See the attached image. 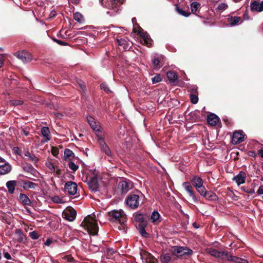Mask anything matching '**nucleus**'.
Here are the masks:
<instances>
[{"instance_id":"1","label":"nucleus","mask_w":263,"mask_h":263,"mask_svg":"<svg viewBox=\"0 0 263 263\" xmlns=\"http://www.w3.org/2000/svg\"><path fill=\"white\" fill-rule=\"evenodd\" d=\"M102 5L108 10L106 13L114 16L120 10L123 0H100Z\"/></svg>"},{"instance_id":"2","label":"nucleus","mask_w":263,"mask_h":263,"mask_svg":"<svg viewBox=\"0 0 263 263\" xmlns=\"http://www.w3.org/2000/svg\"><path fill=\"white\" fill-rule=\"evenodd\" d=\"M81 226L90 235H96L98 233L99 228L97 221L93 217L90 215L86 216L84 219Z\"/></svg>"},{"instance_id":"3","label":"nucleus","mask_w":263,"mask_h":263,"mask_svg":"<svg viewBox=\"0 0 263 263\" xmlns=\"http://www.w3.org/2000/svg\"><path fill=\"white\" fill-rule=\"evenodd\" d=\"M109 220L110 221L120 224L122 229H124L126 222V216L122 210H113L108 213Z\"/></svg>"},{"instance_id":"4","label":"nucleus","mask_w":263,"mask_h":263,"mask_svg":"<svg viewBox=\"0 0 263 263\" xmlns=\"http://www.w3.org/2000/svg\"><path fill=\"white\" fill-rule=\"evenodd\" d=\"M140 195H141L140 193H139V194H129L126 200V204L132 209L138 208L141 201ZM141 197H142V195H141Z\"/></svg>"},{"instance_id":"5","label":"nucleus","mask_w":263,"mask_h":263,"mask_svg":"<svg viewBox=\"0 0 263 263\" xmlns=\"http://www.w3.org/2000/svg\"><path fill=\"white\" fill-rule=\"evenodd\" d=\"M172 252L177 256L191 255L193 254V251L186 247L174 246L172 248Z\"/></svg>"},{"instance_id":"6","label":"nucleus","mask_w":263,"mask_h":263,"mask_svg":"<svg viewBox=\"0 0 263 263\" xmlns=\"http://www.w3.org/2000/svg\"><path fill=\"white\" fill-rule=\"evenodd\" d=\"M65 192L70 195H74L77 193L78 186L76 183L72 181L67 182L64 186Z\"/></svg>"},{"instance_id":"7","label":"nucleus","mask_w":263,"mask_h":263,"mask_svg":"<svg viewBox=\"0 0 263 263\" xmlns=\"http://www.w3.org/2000/svg\"><path fill=\"white\" fill-rule=\"evenodd\" d=\"M77 212L71 207L67 208L63 212V217L66 220L72 221L76 218Z\"/></svg>"},{"instance_id":"8","label":"nucleus","mask_w":263,"mask_h":263,"mask_svg":"<svg viewBox=\"0 0 263 263\" xmlns=\"http://www.w3.org/2000/svg\"><path fill=\"white\" fill-rule=\"evenodd\" d=\"M11 170V165L4 159L0 157V174L6 175Z\"/></svg>"},{"instance_id":"9","label":"nucleus","mask_w":263,"mask_h":263,"mask_svg":"<svg viewBox=\"0 0 263 263\" xmlns=\"http://www.w3.org/2000/svg\"><path fill=\"white\" fill-rule=\"evenodd\" d=\"M138 34L141 37V43L145 45L147 47L152 45V40L147 32H144L143 30H140L138 32Z\"/></svg>"},{"instance_id":"10","label":"nucleus","mask_w":263,"mask_h":263,"mask_svg":"<svg viewBox=\"0 0 263 263\" xmlns=\"http://www.w3.org/2000/svg\"><path fill=\"white\" fill-rule=\"evenodd\" d=\"M15 55L23 62H29L32 59L31 54L27 51H22L18 52Z\"/></svg>"},{"instance_id":"11","label":"nucleus","mask_w":263,"mask_h":263,"mask_svg":"<svg viewBox=\"0 0 263 263\" xmlns=\"http://www.w3.org/2000/svg\"><path fill=\"white\" fill-rule=\"evenodd\" d=\"M182 186L185 189V191L189 194L190 196L192 198L194 202H197L198 199L195 196V193L193 190V187L191 184L188 182H184L182 183Z\"/></svg>"},{"instance_id":"12","label":"nucleus","mask_w":263,"mask_h":263,"mask_svg":"<svg viewBox=\"0 0 263 263\" xmlns=\"http://www.w3.org/2000/svg\"><path fill=\"white\" fill-rule=\"evenodd\" d=\"M244 135L241 132H235L233 133L232 142L234 144H237L243 141Z\"/></svg>"},{"instance_id":"13","label":"nucleus","mask_w":263,"mask_h":263,"mask_svg":"<svg viewBox=\"0 0 263 263\" xmlns=\"http://www.w3.org/2000/svg\"><path fill=\"white\" fill-rule=\"evenodd\" d=\"M246 179V174L243 171H240L239 173L234 176L232 180L234 181L238 185L242 184L245 182Z\"/></svg>"},{"instance_id":"14","label":"nucleus","mask_w":263,"mask_h":263,"mask_svg":"<svg viewBox=\"0 0 263 263\" xmlns=\"http://www.w3.org/2000/svg\"><path fill=\"white\" fill-rule=\"evenodd\" d=\"M140 255L142 259L145 260L146 263H158V261L155 258L145 251H141Z\"/></svg>"},{"instance_id":"15","label":"nucleus","mask_w":263,"mask_h":263,"mask_svg":"<svg viewBox=\"0 0 263 263\" xmlns=\"http://www.w3.org/2000/svg\"><path fill=\"white\" fill-rule=\"evenodd\" d=\"M250 8L252 11L261 12L263 10V1H255L251 3Z\"/></svg>"},{"instance_id":"16","label":"nucleus","mask_w":263,"mask_h":263,"mask_svg":"<svg viewBox=\"0 0 263 263\" xmlns=\"http://www.w3.org/2000/svg\"><path fill=\"white\" fill-rule=\"evenodd\" d=\"M117 41L119 45L122 47L125 50H127L130 47L131 43L126 37L117 39Z\"/></svg>"},{"instance_id":"17","label":"nucleus","mask_w":263,"mask_h":263,"mask_svg":"<svg viewBox=\"0 0 263 263\" xmlns=\"http://www.w3.org/2000/svg\"><path fill=\"white\" fill-rule=\"evenodd\" d=\"M87 120L89 125L93 130H99L100 127V124L93 117L91 116H88L87 117Z\"/></svg>"},{"instance_id":"18","label":"nucleus","mask_w":263,"mask_h":263,"mask_svg":"<svg viewBox=\"0 0 263 263\" xmlns=\"http://www.w3.org/2000/svg\"><path fill=\"white\" fill-rule=\"evenodd\" d=\"M99 143L101 148V150L104 152L107 156H111V151L109 148L106 145L104 140L102 138H99Z\"/></svg>"},{"instance_id":"19","label":"nucleus","mask_w":263,"mask_h":263,"mask_svg":"<svg viewBox=\"0 0 263 263\" xmlns=\"http://www.w3.org/2000/svg\"><path fill=\"white\" fill-rule=\"evenodd\" d=\"M207 121L210 125L215 126L219 122V118L216 115L212 114L208 116Z\"/></svg>"},{"instance_id":"20","label":"nucleus","mask_w":263,"mask_h":263,"mask_svg":"<svg viewBox=\"0 0 263 263\" xmlns=\"http://www.w3.org/2000/svg\"><path fill=\"white\" fill-rule=\"evenodd\" d=\"M233 255L228 251H221L219 258L223 261L232 262Z\"/></svg>"},{"instance_id":"21","label":"nucleus","mask_w":263,"mask_h":263,"mask_svg":"<svg viewBox=\"0 0 263 263\" xmlns=\"http://www.w3.org/2000/svg\"><path fill=\"white\" fill-rule=\"evenodd\" d=\"M191 182L196 189L199 188L203 184L202 179L197 176H194L191 180Z\"/></svg>"},{"instance_id":"22","label":"nucleus","mask_w":263,"mask_h":263,"mask_svg":"<svg viewBox=\"0 0 263 263\" xmlns=\"http://www.w3.org/2000/svg\"><path fill=\"white\" fill-rule=\"evenodd\" d=\"M19 201L23 205H31V201L28 198V197L24 194H20L19 196Z\"/></svg>"},{"instance_id":"23","label":"nucleus","mask_w":263,"mask_h":263,"mask_svg":"<svg viewBox=\"0 0 263 263\" xmlns=\"http://www.w3.org/2000/svg\"><path fill=\"white\" fill-rule=\"evenodd\" d=\"M203 197L209 201H217L218 199L216 194L212 191H208Z\"/></svg>"},{"instance_id":"24","label":"nucleus","mask_w":263,"mask_h":263,"mask_svg":"<svg viewBox=\"0 0 263 263\" xmlns=\"http://www.w3.org/2000/svg\"><path fill=\"white\" fill-rule=\"evenodd\" d=\"M16 185V181L14 180L8 181L6 183V186L9 193L13 194L14 193Z\"/></svg>"},{"instance_id":"25","label":"nucleus","mask_w":263,"mask_h":263,"mask_svg":"<svg viewBox=\"0 0 263 263\" xmlns=\"http://www.w3.org/2000/svg\"><path fill=\"white\" fill-rule=\"evenodd\" d=\"M228 21L231 26H235L241 21V17L239 16H228Z\"/></svg>"},{"instance_id":"26","label":"nucleus","mask_w":263,"mask_h":263,"mask_svg":"<svg viewBox=\"0 0 263 263\" xmlns=\"http://www.w3.org/2000/svg\"><path fill=\"white\" fill-rule=\"evenodd\" d=\"M24 238V236L22 231L20 229L16 230L14 234L15 240L18 242H22L23 241Z\"/></svg>"},{"instance_id":"27","label":"nucleus","mask_w":263,"mask_h":263,"mask_svg":"<svg viewBox=\"0 0 263 263\" xmlns=\"http://www.w3.org/2000/svg\"><path fill=\"white\" fill-rule=\"evenodd\" d=\"M206 251L208 254L215 257L219 258V257L220 256L221 252L218 251L216 249L213 248H208L206 250Z\"/></svg>"},{"instance_id":"28","label":"nucleus","mask_w":263,"mask_h":263,"mask_svg":"<svg viewBox=\"0 0 263 263\" xmlns=\"http://www.w3.org/2000/svg\"><path fill=\"white\" fill-rule=\"evenodd\" d=\"M41 134L45 138L46 141H48L50 140V132L48 127H43L41 129Z\"/></svg>"},{"instance_id":"29","label":"nucleus","mask_w":263,"mask_h":263,"mask_svg":"<svg viewBox=\"0 0 263 263\" xmlns=\"http://www.w3.org/2000/svg\"><path fill=\"white\" fill-rule=\"evenodd\" d=\"M167 77L172 82H175L178 78L177 74L172 71H169L167 72Z\"/></svg>"},{"instance_id":"30","label":"nucleus","mask_w":263,"mask_h":263,"mask_svg":"<svg viewBox=\"0 0 263 263\" xmlns=\"http://www.w3.org/2000/svg\"><path fill=\"white\" fill-rule=\"evenodd\" d=\"M160 214L157 211H154L151 217V220L153 223H157L159 222Z\"/></svg>"},{"instance_id":"31","label":"nucleus","mask_w":263,"mask_h":263,"mask_svg":"<svg viewBox=\"0 0 263 263\" xmlns=\"http://www.w3.org/2000/svg\"><path fill=\"white\" fill-rule=\"evenodd\" d=\"M24 154L28 157V160L31 161L34 163H36L38 160L37 158L34 155H31L29 151L25 152Z\"/></svg>"},{"instance_id":"32","label":"nucleus","mask_w":263,"mask_h":263,"mask_svg":"<svg viewBox=\"0 0 263 263\" xmlns=\"http://www.w3.org/2000/svg\"><path fill=\"white\" fill-rule=\"evenodd\" d=\"M200 4L197 2H194L191 4V10L192 13H195L198 9L199 8Z\"/></svg>"},{"instance_id":"33","label":"nucleus","mask_w":263,"mask_h":263,"mask_svg":"<svg viewBox=\"0 0 263 263\" xmlns=\"http://www.w3.org/2000/svg\"><path fill=\"white\" fill-rule=\"evenodd\" d=\"M232 262L234 263H249L247 260L235 256H233Z\"/></svg>"},{"instance_id":"34","label":"nucleus","mask_w":263,"mask_h":263,"mask_svg":"<svg viewBox=\"0 0 263 263\" xmlns=\"http://www.w3.org/2000/svg\"><path fill=\"white\" fill-rule=\"evenodd\" d=\"M120 185L121 187L123 192H127L129 189V185L128 184L127 182L125 181L120 182Z\"/></svg>"},{"instance_id":"35","label":"nucleus","mask_w":263,"mask_h":263,"mask_svg":"<svg viewBox=\"0 0 263 263\" xmlns=\"http://www.w3.org/2000/svg\"><path fill=\"white\" fill-rule=\"evenodd\" d=\"M176 10L179 14L185 17H188L191 14L189 11L183 10L178 7H176Z\"/></svg>"},{"instance_id":"36","label":"nucleus","mask_w":263,"mask_h":263,"mask_svg":"<svg viewBox=\"0 0 263 263\" xmlns=\"http://www.w3.org/2000/svg\"><path fill=\"white\" fill-rule=\"evenodd\" d=\"M196 190L197 192L203 197L208 192L206 191L205 187L203 185V184L202 185H201V186L199 187V188H197Z\"/></svg>"},{"instance_id":"37","label":"nucleus","mask_w":263,"mask_h":263,"mask_svg":"<svg viewBox=\"0 0 263 263\" xmlns=\"http://www.w3.org/2000/svg\"><path fill=\"white\" fill-rule=\"evenodd\" d=\"M68 166L73 172L76 171L79 168V166L78 165L75 164L74 163L71 161L69 162Z\"/></svg>"},{"instance_id":"38","label":"nucleus","mask_w":263,"mask_h":263,"mask_svg":"<svg viewBox=\"0 0 263 263\" xmlns=\"http://www.w3.org/2000/svg\"><path fill=\"white\" fill-rule=\"evenodd\" d=\"M73 17H74V19L76 21L80 23V22H81V21L82 20L83 16L82 15V14L80 13L76 12V13H74Z\"/></svg>"},{"instance_id":"39","label":"nucleus","mask_w":263,"mask_h":263,"mask_svg":"<svg viewBox=\"0 0 263 263\" xmlns=\"http://www.w3.org/2000/svg\"><path fill=\"white\" fill-rule=\"evenodd\" d=\"M190 99L191 101V102L193 104H196L197 103L198 101V96L195 94H190Z\"/></svg>"},{"instance_id":"40","label":"nucleus","mask_w":263,"mask_h":263,"mask_svg":"<svg viewBox=\"0 0 263 263\" xmlns=\"http://www.w3.org/2000/svg\"><path fill=\"white\" fill-rule=\"evenodd\" d=\"M73 155V152L69 149H66L64 151V157L65 159Z\"/></svg>"},{"instance_id":"41","label":"nucleus","mask_w":263,"mask_h":263,"mask_svg":"<svg viewBox=\"0 0 263 263\" xmlns=\"http://www.w3.org/2000/svg\"><path fill=\"white\" fill-rule=\"evenodd\" d=\"M52 201L57 203H64V201H63L62 199H61L59 196H54L52 198Z\"/></svg>"},{"instance_id":"42","label":"nucleus","mask_w":263,"mask_h":263,"mask_svg":"<svg viewBox=\"0 0 263 263\" xmlns=\"http://www.w3.org/2000/svg\"><path fill=\"white\" fill-rule=\"evenodd\" d=\"M228 8V5L225 3H221L217 7V9L220 11H223Z\"/></svg>"},{"instance_id":"43","label":"nucleus","mask_w":263,"mask_h":263,"mask_svg":"<svg viewBox=\"0 0 263 263\" xmlns=\"http://www.w3.org/2000/svg\"><path fill=\"white\" fill-rule=\"evenodd\" d=\"M161 80L162 78L160 75H157L152 78V82L153 84L161 82Z\"/></svg>"},{"instance_id":"44","label":"nucleus","mask_w":263,"mask_h":263,"mask_svg":"<svg viewBox=\"0 0 263 263\" xmlns=\"http://www.w3.org/2000/svg\"><path fill=\"white\" fill-rule=\"evenodd\" d=\"M152 62L155 66L159 67H161V66H160V61L158 58H154L153 59Z\"/></svg>"},{"instance_id":"45","label":"nucleus","mask_w":263,"mask_h":263,"mask_svg":"<svg viewBox=\"0 0 263 263\" xmlns=\"http://www.w3.org/2000/svg\"><path fill=\"white\" fill-rule=\"evenodd\" d=\"M171 260V257L169 255L165 254L162 258V261L165 263H168Z\"/></svg>"},{"instance_id":"46","label":"nucleus","mask_w":263,"mask_h":263,"mask_svg":"<svg viewBox=\"0 0 263 263\" xmlns=\"http://www.w3.org/2000/svg\"><path fill=\"white\" fill-rule=\"evenodd\" d=\"M26 186L30 189H34L36 186V184L30 181H28L25 183Z\"/></svg>"},{"instance_id":"47","label":"nucleus","mask_w":263,"mask_h":263,"mask_svg":"<svg viewBox=\"0 0 263 263\" xmlns=\"http://www.w3.org/2000/svg\"><path fill=\"white\" fill-rule=\"evenodd\" d=\"M46 166L51 171H55V167L51 162H48L46 163Z\"/></svg>"},{"instance_id":"48","label":"nucleus","mask_w":263,"mask_h":263,"mask_svg":"<svg viewBox=\"0 0 263 263\" xmlns=\"http://www.w3.org/2000/svg\"><path fill=\"white\" fill-rule=\"evenodd\" d=\"M30 236L33 239H36L39 238L37 233L35 231L30 233Z\"/></svg>"},{"instance_id":"49","label":"nucleus","mask_w":263,"mask_h":263,"mask_svg":"<svg viewBox=\"0 0 263 263\" xmlns=\"http://www.w3.org/2000/svg\"><path fill=\"white\" fill-rule=\"evenodd\" d=\"M140 233L141 234L142 236L147 237L148 235V234L146 232L145 230L143 227H141L140 229Z\"/></svg>"},{"instance_id":"50","label":"nucleus","mask_w":263,"mask_h":263,"mask_svg":"<svg viewBox=\"0 0 263 263\" xmlns=\"http://www.w3.org/2000/svg\"><path fill=\"white\" fill-rule=\"evenodd\" d=\"M11 103L13 105H20L22 104L23 102L21 100H12Z\"/></svg>"},{"instance_id":"51","label":"nucleus","mask_w":263,"mask_h":263,"mask_svg":"<svg viewBox=\"0 0 263 263\" xmlns=\"http://www.w3.org/2000/svg\"><path fill=\"white\" fill-rule=\"evenodd\" d=\"M100 87H101V88L102 89H103L104 90H105V91H107V92H108V91H110L108 86H107L106 84H102L101 85H100Z\"/></svg>"},{"instance_id":"52","label":"nucleus","mask_w":263,"mask_h":263,"mask_svg":"<svg viewBox=\"0 0 263 263\" xmlns=\"http://www.w3.org/2000/svg\"><path fill=\"white\" fill-rule=\"evenodd\" d=\"M64 259L70 262H72L73 260V258L70 256H66L64 257Z\"/></svg>"},{"instance_id":"53","label":"nucleus","mask_w":263,"mask_h":263,"mask_svg":"<svg viewBox=\"0 0 263 263\" xmlns=\"http://www.w3.org/2000/svg\"><path fill=\"white\" fill-rule=\"evenodd\" d=\"M257 193L259 195H263V185H260L257 191Z\"/></svg>"},{"instance_id":"54","label":"nucleus","mask_w":263,"mask_h":263,"mask_svg":"<svg viewBox=\"0 0 263 263\" xmlns=\"http://www.w3.org/2000/svg\"><path fill=\"white\" fill-rule=\"evenodd\" d=\"M4 256L7 259L9 260L11 258L10 254L8 252H5L4 253Z\"/></svg>"},{"instance_id":"55","label":"nucleus","mask_w":263,"mask_h":263,"mask_svg":"<svg viewBox=\"0 0 263 263\" xmlns=\"http://www.w3.org/2000/svg\"><path fill=\"white\" fill-rule=\"evenodd\" d=\"M4 62V56L2 54H0V67L2 66Z\"/></svg>"},{"instance_id":"56","label":"nucleus","mask_w":263,"mask_h":263,"mask_svg":"<svg viewBox=\"0 0 263 263\" xmlns=\"http://www.w3.org/2000/svg\"><path fill=\"white\" fill-rule=\"evenodd\" d=\"M79 84L83 90H84L86 89V87L82 82H79Z\"/></svg>"},{"instance_id":"57","label":"nucleus","mask_w":263,"mask_h":263,"mask_svg":"<svg viewBox=\"0 0 263 263\" xmlns=\"http://www.w3.org/2000/svg\"><path fill=\"white\" fill-rule=\"evenodd\" d=\"M51 242H52V240H51V239H48L46 241V242H45V245L46 246H50V245L51 243Z\"/></svg>"},{"instance_id":"58","label":"nucleus","mask_w":263,"mask_h":263,"mask_svg":"<svg viewBox=\"0 0 263 263\" xmlns=\"http://www.w3.org/2000/svg\"><path fill=\"white\" fill-rule=\"evenodd\" d=\"M258 154L261 157L263 158V148L258 151Z\"/></svg>"},{"instance_id":"59","label":"nucleus","mask_w":263,"mask_h":263,"mask_svg":"<svg viewBox=\"0 0 263 263\" xmlns=\"http://www.w3.org/2000/svg\"><path fill=\"white\" fill-rule=\"evenodd\" d=\"M52 154H53V155H54L55 156H57L58 154L57 150L53 149L52 150Z\"/></svg>"},{"instance_id":"60","label":"nucleus","mask_w":263,"mask_h":263,"mask_svg":"<svg viewBox=\"0 0 263 263\" xmlns=\"http://www.w3.org/2000/svg\"><path fill=\"white\" fill-rule=\"evenodd\" d=\"M56 15V12L55 11H52L50 13V17H53Z\"/></svg>"},{"instance_id":"61","label":"nucleus","mask_w":263,"mask_h":263,"mask_svg":"<svg viewBox=\"0 0 263 263\" xmlns=\"http://www.w3.org/2000/svg\"><path fill=\"white\" fill-rule=\"evenodd\" d=\"M54 41H56V42H57L59 44L65 45V43L64 42L61 41H59V40H54Z\"/></svg>"},{"instance_id":"62","label":"nucleus","mask_w":263,"mask_h":263,"mask_svg":"<svg viewBox=\"0 0 263 263\" xmlns=\"http://www.w3.org/2000/svg\"><path fill=\"white\" fill-rule=\"evenodd\" d=\"M23 134L26 136H27L29 135V132H27L26 130L23 129Z\"/></svg>"},{"instance_id":"63","label":"nucleus","mask_w":263,"mask_h":263,"mask_svg":"<svg viewBox=\"0 0 263 263\" xmlns=\"http://www.w3.org/2000/svg\"><path fill=\"white\" fill-rule=\"evenodd\" d=\"M142 218L141 215H138L136 216V219L139 220H141V219Z\"/></svg>"},{"instance_id":"64","label":"nucleus","mask_w":263,"mask_h":263,"mask_svg":"<svg viewBox=\"0 0 263 263\" xmlns=\"http://www.w3.org/2000/svg\"><path fill=\"white\" fill-rule=\"evenodd\" d=\"M59 172H60L59 169H58L56 170V174L58 176H59Z\"/></svg>"}]
</instances>
